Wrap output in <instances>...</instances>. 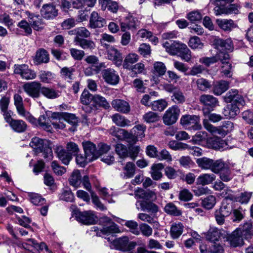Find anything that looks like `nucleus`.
Returning <instances> with one entry per match:
<instances>
[{
	"instance_id": "f257e3e1",
	"label": "nucleus",
	"mask_w": 253,
	"mask_h": 253,
	"mask_svg": "<svg viewBox=\"0 0 253 253\" xmlns=\"http://www.w3.org/2000/svg\"><path fill=\"white\" fill-rule=\"evenodd\" d=\"M163 46L169 54L178 55L186 62H189L191 59V51L184 43L178 41H166L163 42Z\"/></svg>"
},
{
	"instance_id": "f03ea898",
	"label": "nucleus",
	"mask_w": 253,
	"mask_h": 253,
	"mask_svg": "<svg viewBox=\"0 0 253 253\" xmlns=\"http://www.w3.org/2000/svg\"><path fill=\"white\" fill-rule=\"evenodd\" d=\"M203 123L205 128L214 135L224 136L234 128L233 123L229 121L223 122L222 125L217 127L211 124L208 119H204Z\"/></svg>"
},
{
	"instance_id": "7ed1b4c3",
	"label": "nucleus",
	"mask_w": 253,
	"mask_h": 253,
	"mask_svg": "<svg viewBox=\"0 0 253 253\" xmlns=\"http://www.w3.org/2000/svg\"><path fill=\"white\" fill-rule=\"evenodd\" d=\"M30 146L37 154L42 153V156L45 159L50 160L52 158V149L46 140L35 137L32 139Z\"/></svg>"
},
{
	"instance_id": "20e7f679",
	"label": "nucleus",
	"mask_w": 253,
	"mask_h": 253,
	"mask_svg": "<svg viewBox=\"0 0 253 253\" xmlns=\"http://www.w3.org/2000/svg\"><path fill=\"white\" fill-rule=\"evenodd\" d=\"M109 131L113 136L119 140L126 141L129 145L135 143L138 140L137 136L134 132H132V129L128 132L124 129L117 128L113 126L109 129Z\"/></svg>"
},
{
	"instance_id": "39448f33",
	"label": "nucleus",
	"mask_w": 253,
	"mask_h": 253,
	"mask_svg": "<svg viewBox=\"0 0 253 253\" xmlns=\"http://www.w3.org/2000/svg\"><path fill=\"white\" fill-rule=\"evenodd\" d=\"M108 242L112 243L113 245L117 250L123 251H128L135 248L136 243L134 242H129L128 238L123 236L116 240L111 239L110 237H105Z\"/></svg>"
},
{
	"instance_id": "423d86ee",
	"label": "nucleus",
	"mask_w": 253,
	"mask_h": 253,
	"mask_svg": "<svg viewBox=\"0 0 253 253\" xmlns=\"http://www.w3.org/2000/svg\"><path fill=\"white\" fill-rule=\"evenodd\" d=\"M181 124L185 128L189 129L199 130L201 128L200 118L198 116L186 115L180 119Z\"/></svg>"
},
{
	"instance_id": "0eeeda50",
	"label": "nucleus",
	"mask_w": 253,
	"mask_h": 253,
	"mask_svg": "<svg viewBox=\"0 0 253 253\" xmlns=\"http://www.w3.org/2000/svg\"><path fill=\"white\" fill-rule=\"evenodd\" d=\"M42 84L38 81L28 82L23 85L25 92L32 98H39L41 96Z\"/></svg>"
},
{
	"instance_id": "6e6552de",
	"label": "nucleus",
	"mask_w": 253,
	"mask_h": 253,
	"mask_svg": "<svg viewBox=\"0 0 253 253\" xmlns=\"http://www.w3.org/2000/svg\"><path fill=\"white\" fill-rule=\"evenodd\" d=\"M14 73L20 76L23 79L26 80H34L37 77L36 73L30 69L26 64L15 65Z\"/></svg>"
},
{
	"instance_id": "1a4fd4ad",
	"label": "nucleus",
	"mask_w": 253,
	"mask_h": 253,
	"mask_svg": "<svg viewBox=\"0 0 253 253\" xmlns=\"http://www.w3.org/2000/svg\"><path fill=\"white\" fill-rule=\"evenodd\" d=\"M74 214L78 221L85 224L91 225L95 223L96 217L94 215L93 211H75Z\"/></svg>"
},
{
	"instance_id": "9d476101",
	"label": "nucleus",
	"mask_w": 253,
	"mask_h": 253,
	"mask_svg": "<svg viewBox=\"0 0 253 253\" xmlns=\"http://www.w3.org/2000/svg\"><path fill=\"white\" fill-rule=\"evenodd\" d=\"M180 112V109L176 105L169 107L164 115L163 118L164 123L167 125L174 124L178 118Z\"/></svg>"
},
{
	"instance_id": "9b49d317",
	"label": "nucleus",
	"mask_w": 253,
	"mask_h": 253,
	"mask_svg": "<svg viewBox=\"0 0 253 253\" xmlns=\"http://www.w3.org/2000/svg\"><path fill=\"white\" fill-rule=\"evenodd\" d=\"M224 100L227 103L233 101V103L242 106H244L246 104L243 96L239 93L237 89H231L228 91L224 96Z\"/></svg>"
},
{
	"instance_id": "f8f14e48",
	"label": "nucleus",
	"mask_w": 253,
	"mask_h": 253,
	"mask_svg": "<svg viewBox=\"0 0 253 253\" xmlns=\"http://www.w3.org/2000/svg\"><path fill=\"white\" fill-rule=\"evenodd\" d=\"M85 156L89 161L96 160L99 157V152L96 150V146L90 141L83 142Z\"/></svg>"
},
{
	"instance_id": "ddd939ff",
	"label": "nucleus",
	"mask_w": 253,
	"mask_h": 253,
	"mask_svg": "<svg viewBox=\"0 0 253 253\" xmlns=\"http://www.w3.org/2000/svg\"><path fill=\"white\" fill-rule=\"evenodd\" d=\"M103 79L107 84L111 85L117 84L119 81V76L113 69L108 68L102 72Z\"/></svg>"
},
{
	"instance_id": "4468645a",
	"label": "nucleus",
	"mask_w": 253,
	"mask_h": 253,
	"mask_svg": "<svg viewBox=\"0 0 253 253\" xmlns=\"http://www.w3.org/2000/svg\"><path fill=\"white\" fill-rule=\"evenodd\" d=\"M108 58L113 61L118 67L122 65L123 57L122 53L116 48L110 46L107 50Z\"/></svg>"
},
{
	"instance_id": "2eb2a0df",
	"label": "nucleus",
	"mask_w": 253,
	"mask_h": 253,
	"mask_svg": "<svg viewBox=\"0 0 253 253\" xmlns=\"http://www.w3.org/2000/svg\"><path fill=\"white\" fill-rule=\"evenodd\" d=\"M106 24L105 20L99 16L97 12L93 11L90 14L88 26L90 28H100Z\"/></svg>"
},
{
	"instance_id": "dca6fc26",
	"label": "nucleus",
	"mask_w": 253,
	"mask_h": 253,
	"mask_svg": "<svg viewBox=\"0 0 253 253\" xmlns=\"http://www.w3.org/2000/svg\"><path fill=\"white\" fill-rule=\"evenodd\" d=\"M138 21L136 18L131 15L126 16L124 21L120 22V28L122 32H126L128 30L136 29Z\"/></svg>"
},
{
	"instance_id": "f3484780",
	"label": "nucleus",
	"mask_w": 253,
	"mask_h": 253,
	"mask_svg": "<svg viewBox=\"0 0 253 253\" xmlns=\"http://www.w3.org/2000/svg\"><path fill=\"white\" fill-rule=\"evenodd\" d=\"M239 107L235 103H231L225 106L222 113L226 119H234L239 113Z\"/></svg>"
},
{
	"instance_id": "a211bd4d",
	"label": "nucleus",
	"mask_w": 253,
	"mask_h": 253,
	"mask_svg": "<svg viewBox=\"0 0 253 253\" xmlns=\"http://www.w3.org/2000/svg\"><path fill=\"white\" fill-rule=\"evenodd\" d=\"M199 101L201 104L207 106L213 110V108L218 105V99L210 94H203L200 96Z\"/></svg>"
},
{
	"instance_id": "6ab92c4d",
	"label": "nucleus",
	"mask_w": 253,
	"mask_h": 253,
	"mask_svg": "<svg viewBox=\"0 0 253 253\" xmlns=\"http://www.w3.org/2000/svg\"><path fill=\"white\" fill-rule=\"evenodd\" d=\"M41 13L44 18L47 19H52L58 14L55 6L50 4H43L41 9Z\"/></svg>"
},
{
	"instance_id": "aec40b11",
	"label": "nucleus",
	"mask_w": 253,
	"mask_h": 253,
	"mask_svg": "<svg viewBox=\"0 0 253 253\" xmlns=\"http://www.w3.org/2000/svg\"><path fill=\"white\" fill-rule=\"evenodd\" d=\"M26 13L28 18V21L35 30L39 31L42 29V19L39 15H36L29 11H26Z\"/></svg>"
},
{
	"instance_id": "412c9836",
	"label": "nucleus",
	"mask_w": 253,
	"mask_h": 253,
	"mask_svg": "<svg viewBox=\"0 0 253 253\" xmlns=\"http://www.w3.org/2000/svg\"><path fill=\"white\" fill-rule=\"evenodd\" d=\"M216 23L221 29L225 32H230L237 27V25L231 19H218Z\"/></svg>"
},
{
	"instance_id": "4be33fe9",
	"label": "nucleus",
	"mask_w": 253,
	"mask_h": 253,
	"mask_svg": "<svg viewBox=\"0 0 253 253\" xmlns=\"http://www.w3.org/2000/svg\"><path fill=\"white\" fill-rule=\"evenodd\" d=\"M84 60L87 63L91 65V66L94 67L96 74L99 73L102 68L105 67V63L99 62L98 58L95 55L87 56Z\"/></svg>"
},
{
	"instance_id": "5701e85b",
	"label": "nucleus",
	"mask_w": 253,
	"mask_h": 253,
	"mask_svg": "<svg viewBox=\"0 0 253 253\" xmlns=\"http://www.w3.org/2000/svg\"><path fill=\"white\" fill-rule=\"evenodd\" d=\"M112 107L117 111L123 113H127L130 111V106L129 104L121 99H115L112 102Z\"/></svg>"
},
{
	"instance_id": "b1692460",
	"label": "nucleus",
	"mask_w": 253,
	"mask_h": 253,
	"mask_svg": "<svg viewBox=\"0 0 253 253\" xmlns=\"http://www.w3.org/2000/svg\"><path fill=\"white\" fill-rule=\"evenodd\" d=\"M229 87L228 82L221 80L216 82L213 85L212 91L216 95H220L225 92Z\"/></svg>"
},
{
	"instance_id": "393cba45",
	"label": "nucleus",
	"mask_w": 253,
	"mask_h": 253,
	"mask_svg": "<svg viewBox=\"0 0 253 253\" xmlns=\"http://www.w3.org/2000/svg\"><path fill=\"white\" fill-rule=\"evenodd\" d=\"M243 235L241 230H236L229 238L230 245L233 247H236L243 245Z\"/></svg>"
},
{
	"instance_id": "a878e982",
	"label": "nucleus",
	"mask_w": 253,
	"mask_h": 253,
	"mask_svg": "<svg viewBox=\"0 0 253 253\" xmlns=\"http://www.w3.org/2000/svg\"><path fill=\"white\" fill-rule=\"evenodd\" d=\"M56 153L58 158L62 161V163L67 165L72 159V156L61 146H58L56 149Z\"/></svg>"
},
{
	"instance_id": "bb28decb",
	"label": "nucleus",
	"mask_w": 253,
	"mask_h": 253,
	"mask_svg": "<svg viewBox=\"0 0 253 253\" xmlns=\"http://www.w3.org/2000/svg\"><path fill=\"white\" fill-rule=\"evenodd\" d=\"M139 60V56L134 53H130L125 57L122 65L124 69L128 70L131 68L133 64Z\"/></svg>"
},
{
	"instance_id": "cd10ccee",
	"label": "nucleus",
	"mask_w": 253,
	"mask_h": 253,
	"mask_svg": "<svg viewBox=\"0 0 253 253\" xmlns=\"http://www.w3.org/2000/svg\"><path fill=\"white\" fill-rule=\"evenodd\" d=\"M41 94L48 99H54L60 95V92L53 88L42 86Z\"/></svg>"
},
{
	"instance_id": "c85d7f7f",
	"label": "nucleus",
	"mask_w": 253,
	"mask_h": 253,
	"mask_svg": "<svg viewBox=\"0 0 253 253\" xmlns=\"http://www.w3.org/2000/svg\"><path fill=\"white\" fill-rule=\"evenodd\" d=\"M62 113H54L52 115V125L55 128L63 129L65 127Z\"/></svg>"
},
{
	"instance_id": "c756f323",
	"label": "nucleus",
	"mask_w": 253,
	"mask_h": 253,
	"mask_svg": "<svg viewBox=\"0 0 253 253\" xmlns=\"http://www.w3.org/2000/svg\"><path fill=\"white\" fill-rule=\"evenodd\" d=\"M93 104L94 106L102 107L105 109H108L110 107L106 99L99 94L93 95Z\"/></svg>"
},
{
	"instance_id": "7c9ffc66",
	"label": "nucleus",
	"mask_w": 253,
	"mask_h": 253,
	"mask_svg": "<svg viewBox=\"0 0 253 253\" xmlns=\"http://www.w3.org/2000/svg\"><path fill=\"white\" fill-rule=\"evenodd\" d=\"M164 168V166L161 163L153 164L151 167V175L155 180H159L163 177L161 170Z\"/></svg>"
},
{
	"instance_id": "2f4dec72",
	"label": "nucleus",
	"mask_w": 253,
	"mask_h": 253,
	"mask_svg": "<svg viewBox=\"0 0 253 253\" xmlns=\"http://www.w3.org/2000/svg\"><path fill=\"white\" fill-rule=\"evenodd\" d=\"M215 179V175L213 174L204 173L199 176L197 179V184L206 185L211 184Z\"/></svg>"
},
{
	"instance_id": "473e14b6",
	"label": "nucleus",
	"mask_w": 253,
	"mask_h": 253,
	"mask_svg": "<svg viewBox=\"0 0 253 253\" xmlns=\"http://www.w3.org/2000/svg\"><path fill=\"white\" fill-rule=\"evenodd\" d=\"M184 226L180 222L173 223L170 228V235L173 239H177L183 233Z\"/></svg>"
},
{
	"instance_id": "72a5a7b5",
	"label": "nucleus",
	"mask_w": 253,
	"mask_h": 253,
	"mask_svg": "<svg viewBox=\"0 0 253 253\" xmlns=\"http://www.w3.org/2000/svg\"><path fill=\"white\" fill-rule=\"evenodd\" d=\"M111 118L113 123L119 126L125 127L130 125V121L119 114L116 113L112 115Z\"/></svg>"
},
{
	"instance_id": "f704fd0d",
	"label": "nucleus",
	"mask_w": 253,
	"mask_h": 253,
	"mask_svg": "<svg viewBox=\"0 0 253 253\" xmlns=\"http://www.w3.org/2000/svg\"><path fill=\"white\" fill-rule=\"evenodd\" d=\"M9 126L14 131L19 133L25 131L27 128L26 123L20 120H13Z\"/></svg>"
},
{
	"instance_id": "c9c22d12",
	"label": "nucleus",
	"mask_w": 253,
	"mask_h": 253,
	"mask_svg": "<svg viewBox=\"0 0 253 253\" xmlns=\"http://www.w3.org/2000/svg\"><path fill=\"white\" fill-rule=\"evenodd\" d=\"M49 60V54L44 49H40L36 52L35 61L38 63H48Z\"/></svg>"
},
{
	"instance_id": "e433bc0d",
	"label": "nucleus",
	"mask_w": 253,
	"mask_h": 253,
	"mask_svg": "<svg viewBox=\"0 0 253 253\" xmlns=\"http://www.w3.org/2000/svg\"><path fill=\"white\" fill-rule=\"evenodd\" d=\"M75 45L80 46L82 48L85 49H94L95 47V44L93 42L90 40H88L85 39L77 38L76 42H74Z\"/></svg>"
},
{
	"instance_id": "4c0bfd02",
	"label": "nucleus",
	"mask_w": 253,
	"mask_h": 253,
	"mask_svg": "<svg viewBox=\"0 0 253 253\" xmlns=\"http://www.w3.org/2000/svg\"><path fill=\"white\" fill-rule=\"evenodd\" d=\"M136 167L132 162H127L123 168L124 177L129 178L133 176L135 172Z\"/></svg>"
},
{
	"instance_id": "58836bf2",
	"label": "nucleus",
	"mask_w": 253,
	"mask_h": 253,
	"mask_svg": "<svg viewBox=\"0 0 253 253\" xmlns=\"http://www.w3.org/2000/svg\"><path fill=\"white\" fill-rule=\"evenodd\" d=\"M140 206L143 211H147L151 213H156L158 211V206L152 202L140 201Z\"/></svg>"
},
{
	"instance_id": "ea45409f",
	"label": "nucleus",
	"mask_w": 253,
	"mask_h": 253,
	"mask_svg": "<svg viewBox=\"0 0 253 253\" xmlns=\"http://www.w3.org/2000/svg\"><path fill=\"white\" fill-rule=\"evenodd\" d=\"M196 162L198 167L203 169H211L212 159L207 157L197 159Z\"/></svg>"
},
{
	"instance_id": "a19ab883",
	"label": "nucleus",
	"mask_w": 253,
	"mask_h": 253,
	"mask_svg": "<svg viewBox=\"0 0 253 253\" xmlns=\"http://www.w3.org/2000/svg\"><path fill=\"white\" fill-rule=\"evenodd\" d=\"M227 165L221 159L216 161L212 160L211 170L215 173H219Z\"/></svg>"
},
{
	"instance_id": "79ce46f5",
	"label": "nucleus",
	"mask_w": 253,
	"mask_h": 253,
	"mask_svg": "<svg viewBox=\"0 0 253 253\" xmlns=\"http://www.w3.org/2000/svg\"><path fill=\"white\" fill-rule=\"evenodd\" d=\"M167 71V68L165 64L162 62H155L153 65V73L154 74L162 76L164 75Z\"/></svg>"
},
{
	"instance_id": "37998d69",
	"label": "nucleus",
	"mask_w": 253,
	"mask_h": 253,
	"mask_svg": "<svg viewBox=\"0 0 253 253\" xmlns=\"http://www.w3.org/2000/svg\"><path fill=\"white\" fill-rule=\"evenodd\" d=\"M51 121L47 115H42L40 116L38 122L40 126L47 131H50L51 128L50 124H52Z\"/></svg>"
},
{
	"instance_id": "c03bdc74",
	"label": "nucleus",
	"mask_w": 253,
	"mask_h": 253,
	"mask_svg": "<svg viewBox=\"0 0 253 253\" xmlns=\"http://www.w3.org/2000/svg\"><path fill=\"white\" fill-rule=\"evenodd\" d=\"M70 184L73 186L78 187L82 182L81 175L79 170H75L69 179Z\"/></svg>"
},
{
	"instance_id": "a18cd8bd",
	"label": "nucleus",
	"mask_w": 253,
	"mask_h": 253,
	"mask_svg": "<svg viewBox=\"0 0 253 253\" xmlns=\"http://www.w3.org/2000/svg\"><path fill=\"white\" fill-rule=\"evenodd\" d=\"M39 77L42 82L48 84L54 79L55 74L50 71H41L39 72Z\"/></svg>"
},
{
	"instance_id": "49530a36",
	"label": "nucleus",
	"mask_w": 253,
	"mask_h": 253,
	"mask_svg": "<svg viewBox=\"0 0 253 253\" xmlns=\"http://www.w3.org/2000/svg\"><path fill=\"white\" fill-rule=\"evenodd\" d=\"M59 199L66 202H72L74 200V196L71 190L67 188L63 189L59 195Z\"/></svg>"
},
{
	"instance_id": "de8ad7c7",
	"label": "nucleus",
	"mask_w": 253,
	"mask_h": 253,
	"mask_svg": "<svg viewBox=\"0 0 253 253\" xmlns=\"http://www.w3.org/2000/svg\"><path fill=\"white\" fill-rule=\"evenodd\" d=\"M234 177V174L228 167V165L223 169L219 173L220 179L224 182L230 181Z\"/></svg>"
},
{
	"instance_id": "09e8293b",
	"label": "nucleus",
	"mask_w": 253,
	"mask_h": 253,
	"mask_svg": "<svg viewBox=\"0 0 253 253\" xmlns=\"http://www.w3.org/2000/svg\"><path fill=\"white\" fill-rule=\"evenodd\" d=\"M212 147L215 150L224 151L228 149L227 143L223 139L215 138L212 141Z\"/></svg>"
},
{
	"instance_id": "8fccbe9b",
	"label": "nucleus",
	"mask_w": 253,
	"mask_h": 253,
	"mask_svg": "<svg viewBox=\"0 0 253 253\" xmlns=\"http://www.w3.org/2000/svg\"><path fill=\"white\" fill-rule=\"evenodd\" d=\"M13 99L18 114H20L25 110L23 105V98L20 94L16 93L13 96Z\"/></svg>"
},
{
	"instance_id": "3c124183",
	"label": "nucleus",
	"mask_w": 253,
	"mask_h": 253,
	"mask_svg": "<svg viewBox=\"0 0 253 253\" xmlns=\"http://www.w3.org/2000/svg\"><path fill=\"white\" fill-rule=\"evenodd\" d=\"M116 153L121 158H125L128 157V151L126 146L121 143H117L115 146Z\"/></svg>"
},
{
	"instance_id": "603ef678",
	"label": "nucleus",
	"mask_w": 253,
	"mask_h": 253,
	"mask_svg": "<svg viewBox=\"0 0 253 253\" xmlns=\"http://www.w3.org/2000/svg\"><path fill=\"white\" fill-rule=\"evenodd\" d=\"M75 71V68L73 67H63L60 71L61 76L65 80L71 81L73 79V73Z\"/></svg>"
},
{
	"instance_id": "864d4df0",
	"label": "nucleus",
	"mask_w": 253,
	"mask_h": 253,
	"mask_svg": "<svg viewBox=\"0 0 253 253\" xmlns=\"http://www.w3.org/2000/svg\"><path fill=\"white\" fill-rule=\"evenodd\" d=\"M144 121L147 123H155L160 120V117L155 112L149 111L143 116Z\"/></svg>"
},
{
	"instance_id": "5fc2aeb1",
	"label": "nucleus",
	"mask_w": 253,
	"mask_h": 253,
	"mask_svg": "<svg viewBox=\"0 0 253 253\" xmlns=\"http://www.w3.org/2000/svg\"><path fill=\"white\" fill-rule=\"evenodd\" d=\"M101 232L104 235H109L110 234L118 233L120 230L117 225L114 222L110 223L109 226H104L101 230Z\"/></svg>"
},
{
	"instance_id": "6e6d98bb",
	"label": "nucleus",
	"mask_w": 253,
	"mask_h": 253,
	"mask_svg": "<svg viewBox=\"0 0 253 253\" xmlns=\"http://www.w3.org/2000/svg\"><path fill=\"white\" fill-rule=\"evenodd\" d=\"M93 95L91 94L88 90L84 89L81 97V102L84 105H89L92 101L93 102Z\"/></svg>"
},
{
	"instance_id": "4d7b16f0",
	"label": "nucleus",
	"mask_w": 253,
	"mask_h": 253,
	"mask_svg": "<svg viewBox=\"0 0 253 253\" xmlns=\"http://www.w3.org/2000/svg\"><path fill=\"white\" fill-rule=\"evenodd\" d=\"M165 211L167 213L174 215L179 216L181 214V211L172 203H169L165 207Z\"/></svg>"
},
{
	"instance_id": "13d9d810",
	"label": "nucleus",
	"mask_w": 253,
	"mask_h": 253,
	"mask_svg": "<svg viewBox=\"0 0 253 253\" xmlns=\"http://www.w3.org/2000/svg\"><path fill=\"white\" fill-rule=\"evenodd\" d=\"M220 238V232L216 228H211L208 231L207 238L211 241V243L218 241Z\"/></svg>"
},
{
	"instance_id": "bf43d9fd",
	"label": "nucleus",
	"mask_w": 253,
	"mask_h": 253,
	"mask_svg": "<svg viewBox=\"0 0 253 253\" xmlns=\"http://www.w3.org/2000/svg\"><path fill=\"white\" fill-rule=\"evenodd\" d=\"M218 43L222 50L224 49L229 51H232L233 50V43L231 39H227L225 40H220L218 41Z\"/></svg>"
},
{
	"instance_id": "052dcab7",
	"label": "nucleus",
	"mask_w": 253,
	"mask_h": 253,
	"mask_svg": "<svg viewBox=\"0 0 253 253\" xmlns=\"http://www.w3.org/2000/svg\"><path fill=\"white\" fill-rule=\"evenodd\" d=\"M17 26L24 30L25 35L29 36L32 34V29L29 22L22 20L18 23Z\"/></svg>"
},
{
	"instance_id": "680f3d73",
	"label": "nucleus",
	"mask_w": 253,
	"mask_h": 253,
	"mask_svg": "<svg viewBox=\"0 0 253 253\" xmlns=\"http://www.w3.org/2000/svg\"><path fill=\"white\" fill-rule=\"evenodd\" d=\"M216 203L214 196L210 195L204 199L202 201V206L207 209H212Z\"/></svg>"
},
{
	"instance_id": "e2e57ef3",
	"label": "nucleus",
	"mask_w": 253,
	"mask_h": 253,
	"mask_svg": "<svg viewBox=\"0 0 253 253\" xmlns=\"http://www.w3.org/2000/svg\"><path fill=\"white\" fill-rule=\"evenodd\" d=\"M168 145L170 148L175 151L183 150L186 149L187 148V144L177 142L175 140L169 141Z\"/></svg>"
},
{
	"instance_id": "0e129e2a",
	"label": "nucleus",
	"mask_w": 253,
	"mask_h": 253,
	"mask_svg": "<svg viewBox=\"0 0 253 253\" xmlns=\"http://www.w3.org/2000/svg\"><path fill=\"white\" fill-rule=\"evenodd\" d=\"M188 44L192 49H201L203 46V43L201 42L200 39L197 36L191 38Z\"/></svg>"
},
{
	"instance_id": "69168bd1",
	"label": "nucleus",
	"mask_w": 253,
	"mask_h": 253,
	"mask_svg": "<svg viewBox=\"0 0 253 253\" xmlns=\"http://www.w3.org/2000/svg\"><path fill=\"white\" fill-rule=\"evenodd\" d=\"M125 225L127 227L130 231L135 235H140L138 223L133 220H128L126 222Z\"/></svg>"
},
{
	"instance_id": "338daca9",
	"label": "nucleus",
	"mask_w": 253,
	"mask_h": 253,
	"mask_svg": "<svg viewBox=\"0 0 253 253\" xmlns=\"http://www.w3.org/2000/svg\"><path fill=\"white\" fill-rule=\"evenodd\" d=\"M197 88L202 91H206L211 86L210 83L205 79L200 78L197 80Z\"/></svg>"
},
{
	"instance_id": "774afa93",
	"label": "nucleus",
	"mask_w": 253,
	"mask_h": 253,
	"mask_svg": "<svg viewBox=\"0 0 253 253\" xmlns=\"http://www.w3.org/2000/svg\"><path fill=\"white\" fill-rule=\"evenodd\" d=\"M139 230L143 236L149 237L152 235L153 229L151 226L146 223H141L139 225Z\"/></svg>"
}]
</instances>
